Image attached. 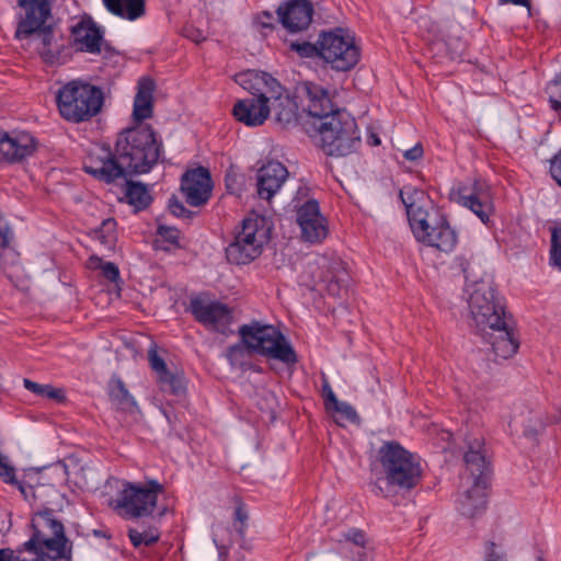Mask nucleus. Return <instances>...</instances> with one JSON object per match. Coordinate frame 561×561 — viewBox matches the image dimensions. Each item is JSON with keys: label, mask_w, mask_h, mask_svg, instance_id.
<instances>
[{"label": "nucleus", "mask_w": 561, "mask_h": 561, "mask_svg": "<svg viewBox=\"0 0 561 561\" xmlns=\"http://www.w3.org/2000/svg\"><path fill=\"white\" fill-rule=\"evenodd\" d=\"M157 234L159 237L157 243H167V245L162 247L163 250L169 251L171 249L180 248L181 232L175 227L159 225Z\"/></svg>", "instance_id": "nucleus-38"}, {"label": "nucleus", "mask_w": 561, "mask_h": 561, "mask_svg": "<svg viewBox=\"0 0 561 561\" xmlns=\"http://www.w3.org/2000/svg\"><path fill=\"white\" fill-rule=\"evenodd\" d=\"M57 110L67 122L79 124L96 116L102 107H57Z\"/></svg>", "instance_id": "nucleus-33"}, {"label": "nucleus", "mask_w": 561, "mask_h": 561, "mask_svg": "<svg viewBox=\"0 0 561 561\" xmlns=\"http://www.w3.org/2000/svg\"><path fill=\"white\" fill-rule=\"evenodd\" d=\"M181 190L187 204L198 207L211 196L213 182L209 171L204 167L187 170L181 181Z\"/></svg>", "instance_id": "nucleus-20"}, {"label": "nucleus", "mask_w": 561, "mask_h": 561, "mask_svg": "<svg viewBox=\"0 0 561 561\" xmlns=\"http://www.w3.org/2000/svg\"><path fill=\"white\" fill-rule=\"evenodd\" d=\"M297 91L305 94L311 103L323 105L324 101H330L328 90L310 81L300 84Z\"/></svg>", "instance_id": "nucleus-37"}, {"label": "nucleus", "mask_w": 561, "mask_h": 561, "mask_svg": "<svg viewBox=\"0 0 561 561\" xmlns=\"http://www.w3.org/2000/svg\"><path fill=\"white\" fill-rule=\"evenodd\" d=\"M423 147L421 144H416L412 148L404 151L403 157L409 161H416L423 156Z\"/></svg>", "instance_id": "nucleus-55"}, {"label": "nucleus", "mask_w": 561, "mask_h": 561, "mask_svg": "<svg viewBox=\"0 0 561 561\" xmlns=\"http://www.w3.org/2000/svg\"><path fill=\"white\" fill-rule=\"evenodd\" d=\"M485 561H506L505 554L496 550V545L490 541L486 546Z\"/></svg>", "instance_id": "nucleus-54"}, {"label": "nucleus", "mask_w": 561, "mask_h": 561, "mask_svg": "<svg viewBox=\"0 0 561 561\" xmlns=\"http://www.w3.org/2000/svg\"><path fill=\"white\" fill-rule=\"evenodd\" d=\"M343 538L344 540L351 541L358 547H365L367 541L365 533L357 528H352L345 531L343 534Z\"/></svg>", "instance_id": "nucleus-48"}, {"label": "nucleus", "mask_w": 561, "mask_h": 561, "mask_svg": "<svg viewBox=\"0 0 561 561\" xmlns=\"http://www.w3.org/2000/svg\"><path fill=\"white\" fill-rule=\"evenodd\" d=\"M510 426L514 427L516 431L518 430V426H520L523 428V434L526 437H535L538 434L539 428L542 427V423L536 413L525 408H520L519 412H514L510 421Z\"/></svg>", "instance_id": "nucleus-28"}, {"label": "nucleus", "mask_w": 561, "mask_h": 561, "mask_svg": "<svg viewBox=\"0 0 561 561\" xmlns=\"http://www.w3.org/2000/svg\"><path fill=\"white\" fill-rule=\"evenodd\" d=\"M374 479L369 482L370 492L389 499L398 492H409L416 488L424 473L421 457L404 448L396 440L381 444L371 467Z\"/></svg>", "instance_id": "nucleus-2"}, {"label": "nucleus", "mask_w": 561, "mask_h": 561, "mask_svg": "<svg viewBox=\"0 0 561 561\" xmlns=\"http://www.w3.org/2000/svg\"><path fill=\"white\" fill-rule=\"evenodd\" d=\"M550 264L561 271V228L551 234Z\"/></svg>", "instance_id": "nucleus-42"}, {"label": "nucleus", "mask_w": 561, "mask_h": 561, "mask_svg": "<svg viewBox=\"0 0 561 561\" xmlns=\"http://www.w3.org/2000/svg\"><path fill=\"white\" fill-rule=\"evenodd\" d=\"M323 397H324L327 410H329L331 407H333L339 401L329 383H325L323 386Z\"/></svg>", "instance_id": "nucleus-56"}, {"label": "nucleus", "mask_w": 561, "mask_h": 561, "mask_svg": "<svg viewBox=\"0 0 561 561\" xmlns=\"http://www.w3.org/2000/svg\"><path fill=\"white\" fill-rule=\"evenodd\" d=\"M537 561H543L541 558H539Z\"/></svg>", "instance_id": "nucleus-62"}, {"label": "nucleus", "mask_w": 561, "mask_h": 561, "mask_svg": "<svg viewBox=\"0 0 561 561\" xmlns=\"http://www.w3.org/2000/svg\"><path fill=\"white\" fill-rule=\"evenodd\" d=\"M313 112V107H279L276 122L284 128L300 126L304 129L305 115Z\"/></svg>", "instance_id": "nucleus-31"}, {"label": "nucleus", "mask_w": 561, "mask_h": 561, "mask_svg": "<svg viewBox=\"0 0 561 561\" xmlns=\"http://www.w3.org/2000/svg\"><path fill=\"white\" fill-rule=\"evenodd\" d=\"M128 538L135 548L140 546H152L160 539V533L156 527H147L144 530L136 528L128 529Z\"/></svg>", "instance_id": "nucleus-35"}, {"label": "nucleus", "mask_w": 561, "mask_h": 561, "mask_svg": "<svg viewBox=\"0 0 561 561\" xmlns=\"http://www.w3.org/2000/svg\"><path fill=\"white\" fill-rule=\"evenodd\" d=\"M11 240V231L7 222L0 217V250L9 247Z\"/></svg>", "instance_id": "nucleus-52"}, {"label": "nucleus", "mask_w": 561, "mask_h": 561, "mask_svg": "<svg viewBox=\"0 0 561 561\" xmlns=\"http://www.w3.org/2000/svg\"><path fill=\"white\" fill-rule=\"evenodd\" d=\"M350 275L341 261H334L321 279L330 296L340 297L347 289Z\"/></svg>", "instance_id": "nucleus-26"}, {"label": "nucleus", "mask_w": 561, "mask_h": 561, "mask_svg": "<svg viewBox=\"0 0 561 561\" xmlns=\"http://www.w3.org/2000/svg\"><path fill=\"white\" fill-rule=\"evenodd\" d=\"M297 224L301 238L309 243H321L329 233L327 218L321 214L319 203L309 198L302 204H296Z\"/></svg>", "instance_id": "nucleus-18"}, {"label": "nucleus", "mask_w": 561, "mask_h": 561, "mask_svg": "<svg viewBox=\"0 0 561 561\" xmlns=\"http://www.w3.org/2000/svg\"><path fill=\"white\" fill-rule=\"evenodd\" d=\"M313 4L310 0H289L282 3L276 13L282 25L290 33L307 28L313 15Z\"/></svg>", "instance_id": "nucleus-21"}, {"label": "nucleus", "mask_w": 561, "mask_h": 561, "mask_svg": "<svg viewBox=\"0 0 561 561\" xmlns=\"http://www.w3.org/2000/svg\"><path fill=\"white\" fill-rule=\"evenodd\" d=\"M18 12V27L15 31V38L28 39L35 32L47 26V19L51 14V7L49 0H16Z\"/></svg>", "instance_id": "nucleus-17"}, {"label": "nucleus", "mask_w": 561, "mask_h": 561, "mask_svg": "<svg viewBox=\"0 0 561 561\" xmlns=\"http://www.w3.org/2000/svg\"><path fill=\"white\" fill-rule=\"evenodd\" d=\"M291 50L296 51L300 57L311 58L320 57V44H312L310 42H293L290 44Z\"/></svg>", "instance_id": "nucleus-41"}, {"label": "nucleus", "mask_w": 561, "mask_h": 561, "mask_svg": "<svg viewBox=\"0 0 561 561\" xmlns=\"http://www.w3.org/2000/svg\"><path fill=\"white\" fill-rule=\"evenodd\" d=\"M148 360L151 369L157 374L158 379L170 370L164 359L158 354L157 350L151 348L148 352Z\"/></svg>", "instance_id": "nucleus-45"}, {"label": "nucleus", "mask_w": 561, "mask_h": 561, "mask_svg": "<svg viewBox=\"0 0 561 561\" xmlns=\"http://www.w3.org/2000/svg\"><path fill=\"white\" fill-rule=\"evenodd\" d=\"M163 491V485L157 480H149L145 484L127 482L117 496L115 508L125 518L150 516Z\"/></svg>", "instance_id": "nucleus-10"}, {"label": "nucleus", "mask_w": 561, "mask_h": 561, "mask_svg": "<svg viewBox=\"0 0 561 561\" xmlns=\"http://www.w3.org/2000/svg\"><path fill=\"white\" fill-rule=\"evenodd\" d=\"M124 181L126 182V202L136 210H142L147 208L152 201L148 186L140 182L127 181V179Z\"/></svg>", "instance_id": "nucleus-29"}, {"label": "nucleus", "mask_w": 561, "mask_h": 561, "mask_svg": "<svg viewBox=\"0 0 561 561\" xmlns=\"http://www.w3.org/2000/svg\"><path fill=\"white\" fill-rule=\"evenodd\" d=\"M271 107H232L233 117L248 127L261 126L271 115Z\"/></svg>", "instance_id": "nucleus-30"}, {"label": "nucleus", "mask_w": 561, "mask_h": 561, "mask_svg": "<svg viewBox=\"0 0 561 561\" xmlns=\"http://www.w3.org/2000/svg\"><path fill=\"white\" fill-rule=\"evenodd\" d=\"M104 92L101 88L82 80H72L61 87L56 94V105H103Z\"/></svg>", "instance_id": "nucleus-19"}, {"label": "nucleus", "mask_w": 561, "mask_h": 561, "mask_svg": "<svg viewBox=\"0 0 561 561\" xmlns=\"http://www.w3.org/2000/svg\"><path fill=\"white\" fill-rule=\"evenodd\" d=\"M248 519L249 514L245 506L242 503H239L234 510V528L241 537L245 536Z\"/></svg>", "instance_id": "nucleus-44"}, {"label": "nucleus", "mask_w": 561, "mask_h": 561, "mask_svg": "<svg viewBox=\"0 0 561 561\" xmlns=\"http://www.w3.org/2000/svg\"><path fill=\"white\" fill-rule=\"evenodd\" d=\"M33 36L38 42L36 49L45 62L55 64L60 61L65 49L68 47L62 35H56L53 25L49 24L38 30Z\"/></svg>", "instance_id": "nucleus-23"}, {"label": "nucleus", "mask_w": 561, "mask_h": 561, "mask_svg": "<svg viewBox=\"0 0 561 561\" xmlns=\"http://www.w3.org/2000/svg\"><path fill=\"white\" fill-rule=\"evenodd\" d=\"M304 131L330 157L350 156L362 144L356 121L346 107H313L305 115Z\"/></svg>", "instance_id": "nucleus-3"}, {"label": "nucleus", "mask_w": 561, "mask_h": 561, "mask_svg": "<svg viewBox=\"0 0 561 561\" xmlns=\"http://www.w3.org/2000/svg\"><path fill=\"white\" fill-rule=\"evenodd\" d=\"M273 21H274V16L270 11H262L256 16V23L263 28L273 30L274 28Z\"/></svg>", "instance_id": "nucleus-53"}, {"label": "nucleus", "mask_w": 561, "mask_h": 561, "mask_svg": "<svg viewBox=\"0 0 561 561\" xmlns=\"http://www.w3.org/2000/svg\"><path fill=\"white\" fill-rule=\"evenodd\" d=\"M468 308L483 341L490 344L495 357L507 359L515 355L519 342L514 335L503 298L492 283L479 280L468 284Z\"/></svg>", "instance_id": "nucleus-1"}, {"label": "nucleus", "mask_w": 561, "mask_h": 561, "mask_svg": "<svg viewBox=\"0 0 561 561\" xmlns=\"http://www.w3.org/2000/svg\"><path fill=\"white\" fill-rule=\"evenodd\" d=\"M108 397L111 402L122 411H133L136 408V400L125 387L123 380L113 377L108 381Z\"/></svg>", "instance_id": "nucleus-27"}, {"label": "nucleus", "mask_w": 561, "mask_h": 561, "mask_svg": "<svg viewBox=\"0 0 561 561\" xmlns=\"http://www.w3.org/2000/svg\"><path fill=\"white\" fill-rule=\"evenodd\" d=\"M168 208H169L170 213L176 217H186L191 214V211L187 210L184 207V205L176 198H171L169 201Z\"/></svg>", "instance_id": "nucleus-51"}, {"label": "nucleus", "mask_w": 561, "mask_h": 561, "mask_svg": "<svg viewBox=\"0 0 561 561\" xmlns=\"http://www.w3.org/2000/svg\"><path fill=\"white\" fill-rule=\"evenodd\" d=\"M287 178V168L278 161L271 160L262 165L256 174L259 197L270 201L280 190Z\"/></svg>", "instance_id": "nucleus-22"}, {"label": "nucleus", "mask_w": 561, "mask_h": 561, "mask_svg": "<svg viewBox=\"0 0 561 561\" xmlns=\"http://www.w3.org/2000/svg\"><path fill=\"white\" fill-rule=\"evenodd\" d=\"M552 422H561V405L558 408V414L553 416Z\"/></svg>", "instance_id": "nucleus-61"}, {"label": "nucleus", "mask_w": 561, "mask_h": 561, "mask_svg": "<svg viewBox=\"0 0 561 561\" xmlns=\"http://www.w3.org/2000/svg\"><path fill=\"white\" fill-rule=\"evenodd\" d=\"M236 82L253 98L249 100L239 99L233 105H266L270 101L282 99L285 89L271 75L257 71L245 70L236 75Z\"/></svg>", "instance_id": "nucleus-13"}, {"label": "nucleus", "mask_w": 561, "mask_h": 561, "mask_svg": "<svg viewBox=\"0 0 561 561\" xmlns=\"http://www.w3.org/2000/svg\"><path fill=\"white\" fill-rule=\"evenodd\" d=\"M162 142L150 126H133L116 140L117 156L125 162L129 175L148 173L160 159Z\"/></svg>", "instance_id": "nucleus-5"}, {"label": "nucleus", "mask_w": 561, "mask_h": 561, "mask_svg": "<svg viewBox=\"0 0 561 561\" xmlns=\"http://www.w3.org/2000/svg\"><path fill=\"white\" fill-rule=\"evenodd\" d=\"M190 312L195 320L205 328L219 333H226L231 321L232 313L230 308L206 295H197L190 299Z\"/></svg>", "instance_id": "nucleus-16"}, {"label": "nucleus", "mask_w": 561, "mask_h": 561, "mask_svg": "<svg viewBox=\"0 0 561 561\" xmlns=\"http://www.w3.org/2000/svg\"><path fill=\"white\" fill-rule=\"evenodd\" d=\"M320 58L336 71H348L354 68L360 57V50L354 39L345 35L341 27L334 31L323 32L319 39Z\"/></svg>", "instance_id": "nucleus-11"}, {"label": "nucleus", "mask_w": 561, "mask_h": 561, "mask_svg": "<svg viewBox=\"0 0 561 561\" xmlns=\"http://www.w3.org/2000/svg\"><path fill=\"white\" fill-rule=\"evenodd\" d=\"M23 386L38 397L47 398L57 403L66 401V393L62 388H55L49 383H38L27 378L23 379Z\"/></svg>", "instance_id": "nucleus-32"}, {"label": "nucleus", "mask_w": 561, "mask_h": 561, "mask_svg": "<svg viewBox=\"0 0 561 561\" xmlns=\"http://www.w3.org/2000/svg\"><path fill=\"white\" fill-rule=\"evenodd\" d=\"M38 146V139L27 130L0 129V163H23L36 153Z\"/></svg>", "instance_id": "nucleus-15"}, {"label": "nucleus", "mask_w": 561, "mask_h": 561, "mask_svg": "<svg viewBox=\"0 0 561 561\" xmlns=\"http://www.w3.org/2000/svg\"><path fill=\"white\" fill-rule=\"evenodd\" d=\"M270 232L271 228L265 217L259 215L245 217L234 240L226 249L228 261L238 265L254 261L270 240Z\"/></svg>", "instance_id": "nucleus-9"}, {"label": "nucleus", "mask_w": 561, "mask_h": 561, "mask_svg": "<svg viewBox=\"0 0 561 561\" xmlns=\"http://www.w3.org/2000/svg\"><path fill=\"white\" fill-rule=\"evenodd\" d=\"M194 42L198 43L201 41H203L205 37L202 35L201 32L197 31V34H195V36H190Z\"/></svg>", "instance_id": "nucleus-60"}, {"label": "nucleus", "mask_w": 561, "mask_h": 561, "mask_svg": "<svg viewBox=\"0 0 561 561\" xmlns=\"http://www.w3.org/2000/svg\"><path fill=\"white\" fill-rule=\"evenodd\" d=\"M51 537L35 529L31 538L23 543L24 551L14 554L9 549H0V561H72V542L66 537L61 522L47 518Z\"/></svg>", "instance_id": "nucleus-6"}, {"label": "nucleus", "mask_w": 561, "mask_h": 561, "mask_svg": "<svg viewBox=\"0 0 561 561\" xmlns=\"http://www.w3.org/2000/svg\"><path fill=\"white\" fill-rule=\"evenodd\" d=\"M152 110L153 107H134L133 121L135 126H145L142 122L153 116Z\"/></svg>", "instance_id": "nucleus-49"}, {"label": "nucleus", "mask_w": 561, "mask_h": 561, "mask_svg": "<svg viewBox=\"0 0 561 561\" xmlns=\"http://www.w3.org/2000/svg\"><path fill=\"white\" fill-rule=\"evenodd\" d=\"M89 267L101 271L102 276L112 283H117L121 278L117 265L113 262H105L99 256L93 255L89 259Z\"/></svg>", "instance_id": "nucleus-36"}, {"label": "nucleus", "mask_w": 561, "mask_h": 561, "mask_svg": "<svg viewBox=\"0 0 561 561\" xmlns=\"http://www.w3.org/2000/svg\"><path fill=\"white\" fill-rule=\"evenodd\" d=\"M367 142L370 146H379L381 140L373 126L367 127Z\"/></svg>", "instance_id": "nucleus-57"}, {"label": "nucleus", "mask_w": 561, "mask_h": 561, "mask_svg": "<svg viewBox=\"0 0 561 561\" xmlns=\"http://www.w3.org/2000/svg\"><path fill=\"white\" fill-rule=\"evenodd\" d=\"M550 174L561 186V150L550 160Z\"/></svg>", "instance_id": "nucleus-50"}, {"label": "nucleus", "mask_w": 561, "mask_h": 561, "mask_svg": "<svg viewBox=\"0 0 561 561\" xmlns=\"http://www.w3.org/2000/svg\"><path fill=\"white\" fill-rule=\"evenodd\" d=\"M410 188L400 191V197L405 206L411 230L415 239L431 248L444 253H450L457 244L456 231L449 222L438 215H430L425 209L417 206L408 195Z\"/></svg>", "instance_id": "nucleus-7"}, {"label": "nucleus", "mask_w": 561, "mask_h": 561, "mask_svg": "<svg viewBox=\"0 0 561 561\" xmlns=\"http://www.w3.org/2000/svg\"><path fill=\"white\" fill-rule=\"evenodd\" d=\"M115 220L107 219L103 221L102 229L95 231L96 238L104 244L107 249L114 247L116 242V233H115Z\"/></svg>", "instance_id": "nucleus-40"}, {"label": "nucleus", "mask_w": 561, "mask_h": 561, "mask_svg": "<svg viewBox=\"0 0 561 561\" xmlns=\"http://www.w3.org/2000/svg\"><path fill=\"white\" fill-rule=\"evenodd\" d=\"M465 462L472 478V486L460 494L457 500V510L463 516L474 517L483 512L486 505L489 463L485 459L482 438L476 437L468 442Z\"/></svg>", "instance_id": "nucleus-8"}, {"label": "nucleus", "mask_w": 561, "mask_h": 561, "mask_svg": "<svg viewBox=\"0 0 561 561\" xmlns=\"http://www.w3.org/2000/svg\"><path fill=\"white\" fill-rule=\"evenodd\" d=\"M102 47L110 55H113L115 53L114 48H112V46L110 44L104 43L103 41H102Z\"/></svg>", "instance_id": "nucleus-59"}, {"label": "nucleus", "mask_w": 561, "mask_h": 561, "mask_svg": "<svg viewBox=\"0 0 561 561\" xmlns=\"http://www.w3.org/2000/svg\"><path fill=\"white\" fill-rule=\"evenodd\" d=\"M242 345H231L227 351V358L232 365L239 363L243 356L244 347L252 353L275 359L286 365L298 362L297 354L286 336L274 325L252 321L243 324L238 331Z\"/></svg>", "instance_id": "nucleus-4"}, {"label": "nucleus", "mask_w": 561, "mask_h": 561, "mask_svg": "<svg viewBox=\"0 0 561 561\" xmlns=\"http://www.w3.org/2000/svg\"><path fill=\"white\" fill-rule=\"evenodd\" d=\"M85 173L106 184L126 180L129 175L125 162L106 145H94L83 160Z\"/></svg>", "instance_id": "nucleus-12"}, {"label": "nucleus", "mask_w": 561, "mask_h": 561, "mask_svg": "<svg viewBox=\"0 0 561 561\" xmlns=\"http://www.w3.org/2000/svg\"><path fill=\"white\" fill-rule=\"evenodd\" d=\"M158 381L163 391H169L175 396H181L186 390L185 377L179 371L169 370L165 376H161Z\"/></svg>", "instance_id": "nucleus-34"}, {"label": "nucleus", "mask_w": 561, "mask_h": 561, "mask_svg": "<svg viewBox=\"0 0 561 561\" xmlns=\"http://www.w3.org/2000/svg\"><path fill=\"white\" fill-rule=\"evenodd\" d=\"M329 410L339 413L342 417H344L347 421L354 422L358 417L355 409L347 402L337 401V403H335Z\"/></svg>", "instance_id": "nucleus-47"}, {"label": "nucleus", "mask_w": 561, "mask_h": 561, "mask_svg": "<svg viewBox=\"0 0 561 561\" xmlns=\"http://www.w3.org/2000/svg\"><path fill=\"white\" fill-rule=\"evenodd\" d=\"M450 199L470 209L485 225L494 211L490 188L480 180L458 182L450 191Z\"/></svg>", "instance_id": "nucleus-14"}, {"label": "nucleus", "mask_w": 561, "mask_h": 561, "mask_svg": "<svg viewBox=\"0 0 561 561\" xmlns=\"http://www.w3.org/2000/svg\"><path fill=\"white\" fill-rule=\"evenodd\" d=\"M106 10L124 20L136 21L146 14V0H102Z\"/></svg>", "instance_id": "nucleus-25"}, {"label": "nucleus", "mask_w": 561, "mask_h": 561, "mask_svg": "<svg viewBox=\"0 0 561 561\" xmlns=\"http://www.w3.org/2000/svg\"><path fill=\"white\" fill-rule=\"evenodd\" d=\"M501 3H512L515 5L529 7V0H500Z\"/></svg>", "instance_id": "nucleus-58"}, {"label": "nucleus", "mask_w": 561, "mask_h": 561, "mask_svg": "<svg viewBox=\"0 0 561 561\" xmlns=\"http://www.w3.org/2000/svg\"><path fill=\"white\" fill-rule=\"evenodd\" d=\"M0 479L8 484L18 485L23 492L22 484L16 480L15 469L0 456Z\"/></svg>", "instance_id": "nucleus-43"}, {"label": "nucleus", "mask_w": 561, "mask_h": 561, "mask_svg": "<svg viewBox=\"0 0 561 561\" xmlns=\"http://www.w3.org/2000/svg\"><path fill=\"white\" fill-rule=\"evenodd\" d=\"M154 88L152 79L141 78L138 82V91L133 105H152Z\"/></svg>", "instance_id": "nucleus-39"}, {"label": "nucleus", "mask_w": 561, "mask_h": 561, "mask_svg": "<svg viewBox=\"0 0 561 561\" xmlns=\"http://www.w3.org/2000/svg\"><path fill=\"white\" fill-rule=\"evenodd\" d=\"M71 34L78 50L99 54L102 50L103 32L91 20H81L71 27Z\"/></svg>", "instance_id": "nucleus-24"}, {"label": "nucleus", "mask_w": 561, "mask_h": 561, "mask_svg": "<svg viewBox=\"0 0 561 561\" xmlns=\"http://www.w3.org/2000/svg\"><path fill=\"white\" fill-rule=\"evenodd\" d=\"M550 105H561V73L547 87Z\"/></svg>", "instance_id": "nucleus-46"}]
</instances>
